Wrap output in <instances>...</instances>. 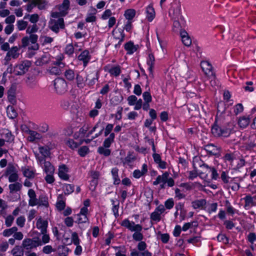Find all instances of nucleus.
Wrapping results in <instances>:
<instances>
[{
    "label": "nucleus",
    "mask_w": 256,
    "mask_h": 256,
    "mask_svg": "<svg viewBox=\"0 0 256 256\" xmlns=\"http://www.w3.org/2000/svg\"><path fill=\"white\" fill-rule=\"evenodd\" d=\"M29 134H30L29 140L30 142H33L36 139L38 140L40 138V134L36 131L30 130Z\"/></svg>",
    "instance_id": "nucleus-52"
},
{
    "label": "nucleus",
    "mask_w": 256,
    "mask_h": 256,
    "mask_svg": "<svg viewBox=\"0 0 256 256\" xmlns=\"http://www.w3.org/2000/svg\"><path fill=\"white\" fill-rule=\"evenodd\" d=\"M66 144L72 150H74L78 147V142L74 141L73 139L68 138L66 142Z\"/></svg>",
    "instance_id": "nucleus-46"
},
{
    "label": "nucleus",
    "mask_w": 256,
    "mask_h": 256,
    "mask_svg": "<svg viewBox=\"0 0 256 256\" xmlns=\"http://www.w3.org/2000/svg\"><path fill=\"white\" fill-rule=\"evenodd\" d=\"M160 214H159L158 212L154 211L151 213L150 216V218L152 220L155 221L156 222H159L161 220Z\"/></svg>",
    "instance_id": "nucleus-54"
},
{
    "label": "nucleus",
    "mask_w": 256,
    "mask_h": 256,
    "mask_svg": "<svg viewBox=\"0 0 256 256\" xmlns=\"http://www.w3.org/2000/svg\"><path fill=\"white\" fill-rule=\"evenodd\" d=\"M110 202L112 204V212L115 218H117L119 216L118 209L120 206V202L118 200H116L117 204H115L116 201L114 199H111Z\"/></svg>",
    "instance_id": "nucleus-29"
},
{
    "label": "nucleus",
    "mask_w": 256,
    "mask_h": 256,
    "mask_svg": "<svg viewBox=\"0 0 256 256\" xmlns=\"http://www.w3.org/2000/svg\"><path fill=\"white\" fill-rule=\"evenodd\" d=\"M8 102L12 104H16V103L15 92L8 90Z\"/></svg>",
    "instance_id": "nucleus-41"
},
{
    "label": "nucleus",
    "mask_w": 256,
    "mask_h": 256,
    "mask_svg": "<svg viewBox=\"0 0 256 256\" xmlns=\"http://www.w3.org/2000/svg\"><path fill=\"white\" fill-rule=\"evenodd\" d=\"M8 188L10 192L12 193L14 192L20 191L22 188V184L19 182H16L14 184H9Z\"/></svg>",
    "instance_id": "nucleus-42"
},
{
    "label": "nucleus",
    "mask_w": 256,
    "mask_h": 256,
    "mask_svg": "<svg viewBox=\"0 0 256 256\" xmlns=\"http://www.w3.org/2000/svg\"><path fill=\"white\" fill-rule=\"evenodd\" d=\"M246 164V161L244 158H240L237 162L236 165L233 169L235 170H238L240 168H242Z\"/></svg>",
    "instance_id": "nucleus-63"
},
{
    "label": "nucleus",
    "mask_w": 256,
    "mask_h": 256,
    "mask_svg": "<svg viewBox=\"0 0 256 256\" xmlns=\"http://www.w3.org/2000/svg\"><path fill=\"white\" fill-rule=\"evenodd\" d=\"M174 203L172 198H170L164 202V206L168 210L172 209L174 206Z\"/></svg>",
    "instance_id": "nucleus-62"
},
{
    "label": "nucleus",
    "mask_w": 256,
    "mask_h": 256,
    "mask_svg": "<svg viewBox=\"0 0 256 256\" xmlns=\"http://www.w3.org/2000/svg\"><path fill=\"white\" fill-rule=\"evenodd\" d=\"M201 168H210L212 172L211 178L214 180H218L219 178L218 174L216 170L214 168H210L207 164L203 163L202 164L200 165Z\"/></svg>",
    "instance_id": "nucleus-27"
},
{
    "label": "nucleus",
    "mask_w": 256,
    "mask_h": 256,
    "mask_svg": "<svg viewBox=\"0 0 256 256\" xmlns=\"http://www.w3.org/2000/svg\"><path fill=\"white\" fill-rule=\"evenodd\" d=\"M204 150L209 156H216L218 158L220 155L221 148L213 144H208L204 146Z\"/></svg>",
    "instance_id": "nucleus-8"
},
{
    "label": "nucleus",
    "mask_w": 256,
    "mask_h": 256,
    "mask_svg": "<svg viewBox=\"0 0 256 256\" xmlns=\"http://www.w3.org/2000/svg\"><path fill=\"white\" fill-rule=\"evenodd\" d=\"M91 58L92 56L90 54L89 50L88 49H86L82 50L78 56V60L79 61L82 62L83 66L84 68H86L88 66Z\"/></svg>",
    "instance_id": "nucleus-10"
},
{
    "label": "nucleus",
    "mask_w": 256,
    "mask_h": 256,
    "mask_svg": "<svg viewBox=\"0 0 256 256\" xmlns=\"http://www.w3.org/2000/svg\"><path fill=\"white\" fill-rule=\"evenodd\" d=\"M148 172V166L146 164H144L142 166V170L138 169L134 170L132 173V176L134 178L138 179L141 176H144Z\"/></svg>",
    "instance_id": "nucleus-15"
},
{
    "label": "nucleus",
    "mask_w": 256,
    "mask_h": 256,
    "mask_svg": "<svg viewBox=\"0 0 256 256\" xmlns=\"http://www.w3.org/2000/svg\"><path fill=\"white\" fill-rule=\"evenodd\" d=\"M7 114L10 118L14 119L18 116V113L13 106H8L7 110Z\"/></svg>",
    "instance_id": "nucleus-36"
},
{
    "label": "nucleus",
    "mask_w": 256,
    "mask_h": 256,
    "mask_svg": "<svg viewBox=\"0 0 256 256\" xmlns=\"http://www.w3.org/2000/svg\"><path fill=\"white\" fill-rule=\"evenodd\" d=\"M243 110L244 106L240 103L236 104L234 108V112L236 116L242 112Z\"/></svg>",
    "instance_id": "nucleus-57"
},
{
    "label": "nucleus",
    "mask_w": 256,
    "mask_h": 256,
    "mask_svg": "<svg viewBox=\"0 0 256 256\" xmlns=\"http://www.w3.org/2000/svg\"><path fill=\"white\" fill-rule=\"evenodd\" d=\"M38 39V36L36 34H31L30 37L25 36L22 39L20 47L25 48L28 46L30 42L32 45L28 47V51L30 50H38L39 49V44L36 42Z\"/></svg>",
    "instance_id": "nucleus-2"
},
{
    "label": "nucleus",
    "mask_w": 256,
    "mask_h": 256,
    "mask_svg": "<svg viewBox=\"0 0 256 256\" xmlns=\"http://www.w3.org/2000/svg\"><path fill=\"white\" fill-rule=\"evenodd\" d=\"M144 196L148 205L150 206L154 200V190L150 188H147L144 192Z\"/></svg>",
    "instance_id": "nucleus-21"
},
{
    "label": "nucleus",
    "mask_w": 256,
    "mask_h": 256,
    "mask_svg": "<svg viewBox=\"0 0 256 256\" xmlns=\"http://www.w3.org/2000/svg\"><path fill=\"white\" fill-rule=\"evenodd\" d=\"M44 170L46 173L50 172L54 170L53 166L50 162L44 160Z\"/></svg>",
    "instance_id": "nucleus-59"
},
{
    "label": "nucleus",
    "mask_w": 256,
    "mask_h": 256,
    "mask_svg": "<svg viewBox=\"0 0 256 256\" xmlns=\"http://www.w3.org/2000/svg\"><path fill=\"white\" fill-rule=\"evenodd\" d=\"M121 72L120 66L119 65L112 66L108 70V72L111 75L115 76H118L120 74Z\"/></svg>",
    "instance_id": "nucleus-38"
},
{
    "label": "nucleus",
    "mask_w": 256,
    "mask_h": 256,
    "mask_svg": "<svg viewBox=\"0 0 256 256\" xmlns=\"http://www.w3.org/2000/svg\"><path fill=\"white\" fill-rule=\"evenodd\" d=\"M146 12L148 20L150 22H152L156 16L155 10L152 4H149L146 7Z\"/></svg>",
    "instance_id": "nucleus-17"
},
{
    "label": "nucleus",
    "mask_w": 256,
    "mask_h": 256,
    "mask_svg": "<svg viewBox=\"0 0 256 256\" xmlns=\"http://www.w3.org/2000/svg\"><path fill=\"white\" fill-rule=\"evenodd\" d=\"M24 249L30 251L36 247L42 245V241L38 237L32 238H26L22 240V244Z\"/></svg>",
    "instance_id": "nucleus-4"
},
{
    "label": "nucleus",
    "mask_w": 256,
    "mask_h": 256,
    "mask_svg": "<svg viewBox=\"0 0 256 256\" xmlns=\"http://www.w3.org/2000/svg\"><path fill=\"white\" fill-rule=\"evenodd\" d=\"M226 212L228 214H230L231 216H233L235 214L236 210L231 205L228 200H226Z\"/></svg>",
    "instance_id": "nucleus-53"
},
{
    "label": "nucleus",
    "mask_w": 256,
    "mask_h": 256,
    "mask_svg": "<svg viewBox=\"0 0 256 256\" xmlns=\"http://www.w3.org/2000/svg\"><path fill=\"white\" fill-rule=\"evenodd\" d=\"M39 152L44 157H48L50 155V148L47 146H40L38 148Z\"/></svg>",
    "instance_id": "nucleus-31"
},
{
    "label": "nucleus",
    "mask_w": 256,
    "mask_h": 256,
    "mask_svg": "<svg viewBox=\"0 0 256 256\" xmlns=\"http://www.w3.org/2000/svg\"><path fill=\"white\" fill-rule=\"evenodd\" d=\"M18 230V228L16 226H13L10 228H7L3 231L2 234L4 236L8 237L14 234Z\"/></svg>",
    "instance_id": "nucleus-45"
},
{
    "label": "nucleus",
    "mask_w": 256,
    "mask_h": 256,
    "mask_svg": "<svg viewBox=\"0 0 256 256\" xmlns=\"http://www.w3.org/2000/svg\"><path fill=\"white\" fill-rule=\"evenodd\" d=\"M118 169L117 167L112 168L111 170V174L112 176L113 181V184L114 185H118L121 180L118 176Z\"/></svg>",
    "instance_id": "nucleus-20"
},
{
    "label": "nucleus",
    "mask_w": 256,
    "mask_h": 256,
    "mask_svg": "<svg viewBox=\"0 0 256 256\" xmlns=\"http://www.w3.org/2000/svg\"><path fill=\"white\" fill-rule=\"evenodd\" d=\"M78 219L74 222L78 224L88 222V218L87 216H77Z\"/></svg>",
    "instance_id": "nucleus-58"
},
{
    "label": "nucleus",
    "mask_w": 256,
    "mask_h": 256,
    "mask_svg": "<svg viewBox=\"0 0 256 256\" xmlns=\"http://www.w3.org/2000/svg\"><path fill=\"white\" fill-rule=\"evenodd\" d=\"M97 152L99 154H102L105 156H108L111 154V150L110 149L105 148L102 146L98 147Z\"/></svg>",
    "instance_id": "nucleus-44"
},
{
    "label": "nucleus",
    "mask_w": 256,
    "mask_h": 256,
    "mask_svg": "<svg viewBox=\"0 0 256 256\" xmlns=\"http://www.w3.org/2000/svg\"><path fill=\"white\" fill-rule=\"evenodd\" d=\"M224 162H228L232 164L235 159L234 155L232 152L226 153L222 158Z\"/></svg>",
    "instance_id": "nucleus-50"
},
{
    "label": "nucleus",
    "mask_w": 256,
    "mask_h": 256,
    "mask_svg": "<svg viewBox=\"0 0 256 256\" xmlns=\"http://www.w3.org/2000/svg\"><path fill=\"white\" fill-rule=\"evenodd\" d=\"M70 2L69 0H64L62 4L58 6V10L64 12H66V14L68 12V10L70 8Z\"/></svg>",
    "instance_id": "nucleus-28"
},
{
    "label": "nucleus",
    "mask_w": 256,
    "mask_h": 256,
    "mask_svg": "<svg viewBox=\"0 0 256 256\" xmlns=\"http://www.w3.org/2000/svg\"><path fill=\"white\" fill-rule=\"evenodd\" d=\"M89 152V148L86 146L80 147L78 150V154L81 157H85Z\"/></svg>",
    "instance_id": "nucleus-40"
},
{
    "label": "nucleus",
    "mask_w": 256,
    "mask_h": 256,
    "mask_svg": "<svg viewBox=\"0 0 256 256\" xmlns=\"http://www.w3.org/2000/svg\"><path fill=\"white\" fill-rule=\"evenodd\" d=\"M246 240L251 244H254L256 240V234L253 232H250L247 236Z\"/></svg>",
    "instance_id": "nucleus-64"
},
{
    "label": "nucleus",
    "mask_w": 256,
    "mask_h": 256,
    "mask_svg": "<svg viewBox=\"0 0 256 256\" xmlns=\"http://www.w3.org/2000/svg\"><path fill=\"white\" fill-rule=\"evenodd\" d=\"M36 226L37 228L40 230L42 234L46 233L48 222L47 220H44L40 218L36 221Z\"/></svg>",
    "instance_id": "nucleus-14"
},
{
    "label": "nucleus",
    "mask_w": 256,
    "mask_h": 256,
    "mask_svg": "<svg viewBox=\"0 0 256 256\" xmlns=\"http://www.w3.org/2000/svg\"><path fill=\"white\" fill-rule=\"evenodd\" d=\"M136 11L134 9H128L126 10L125 12L124 16L128 21H131L133 18L135 16Z\"/></svg>",
    "instance_id": "nucleus-35"
},
{
    "label": "nucleus",
    "mask_w": 256,
    "mask_h": 256,
    "mask_svg": "<svg viewBox=\"0 0 256 256\" xmlns=\"http://www.w3.org/2000/svg\"><path fill=\"white\" fill-rule=\"evenodd\" d=\"M120 224L122 226L127 228L132 232H141L142 230V227L140 224H136L134 222H130L128 218L124 220Z\"/></svg>",
    "instance_id": "nucleus-7"
},
{
    "label": "nucleus",
    "mask_w": 256,
    "mask_h": 256,
    "mask_svg": "<svg viewBox=\"0 0 256 256\" xmlns=\"http://www.w3.org/2000/svg\"><path fill=\"white\" fill-rule=\"evenodd\" d=\"M53 82L55 90L58 94H62L67 91L68 84L64 78H57Z\"/></svg>",
    "instance_id": "nucleus-5"
},
{
    "label": "nucleus",
    "mask_w": 256,
    "mask_h": 256,
    "mask_svg": "<svg viewBox=\"0 0 256 256\" xmlns=\"http://www.w3.org/2000/svg\"><path fill=\"white\" fill-rule=\"evenodd\" d=\"M206 204L205 199L196 200L192 202V206L194 209L202 208Z\"/></svg>",
    "instance_id": "nucleus-22"
},
{
    "label": "nucleus",
    "mask_w": 256,
    "mask_h": 256,
    "mask_svg": "<svg viewBox=\"0 0 256 256\" xmlns=\"http://www.w3.org/2000/svg\"><path fill=\"white\" fill-rule=\"evenodd\" d=\"M211 132L215 138H227L234 132V125L230 122L222 124L216 115L211 126Z\"/></svg>",
    "instance_id": "nucleus-1"
},
{
    "label": "nucleus",
    "mask_w": 256,
    "mask_h": 256,
    "mask_svg": "<svg viewBox=\"0 0 256 256\" xmlns=\"http://www.w3.org/2000/svg\"><path fill=\"white\" fill-rule=\"evenodd\" d=\"M200 67L204 74L209 79L214 80L216 78L214 68L209 61H201Z\"/></svg>",
    "instance_id": "nucleus-3"
},
{
    "label": "nucleus",
    "mask_w": 256,
    "mask_h": 256,
    "mask_svg": "<svg viewBox=\"0 0 256 256\" xmlns=\"http://www.w3.org/2000/svg\"><path fill=\"white\" fill-rule=\"evenodd\" d=\"M38 205L48 208L49 206L48 197L45 195L40 194L38 197Z\"/></svg>",
    "instance_id": "nucleus-24"
},
{
    "label": "nucleus",
    "mask_w": 256,
    "mask_h": 256,
    "mask_svg": "<svg viewBox=\"0 0 256 256\" xmlns=\"http://www.w3.org/2000/svg\"><path fill=\"white\" fill-rule=\"evenodd\" d=\"M99 78V74L98 72L96 74V77L92 78V79L90 80L88 78H86V80L88 81L87 83V85L89 88L92 87L96 84V82L98 80Z\"/></svg>",
    "instance_id": "nucleus-49"
},
{
    "label": "nucleus",
    "mask_w": 256,
    "mask_h": 256,
    "mask_svg": "<svg viewBox=\"0 0 256 256\" xmlns=\"http://www.w3.org/2000/svg\"><path fill=\"white\" fill-rule=\"evenodd\" d=\"M250 115L248 116H242L240 117L238 122L240 127L242 128H246L250 122Z\"/></svg>",
    "instance_id": "nucleus-18"
},
{
    "label": "nucleus",
    "mask_w": 256,
    "mask_h": 256,
    "mask_svg": "<svg viewBox=\"0 0 256 256\" xmlns=\"http://www.w3.org/2000/svg\"><path fill=\"white\" fill-rule=\"evenodd\" d=\"M188 244H192L194 245H197L199 242H200V236H196L190 238L187 240Z\"/></svg>",
    "instance_id": "nucleus-60"
},
{
    "label": "nucleus",
    "mask_w": 256,
    "mask_h": 256,
    "mask_svg": "<svg viewBox=\"0 0 256 256\" xmlns=\"http://www.w3.org/2000/svg\"><path fill=\"white\" fill-rule=\"evenodd\" d=\"M138 48L139 46L138 44L134 45L131 40L126 42L124 45V48L127 52L126 54H133L138 50Z\"/></svg>",
    "instance_id": "nucleus-13"
},
{
    "label": "nucleus",
    "mask_w": 256,
    "mask_h": 256,
    "mask_svg": "<svg viewBox=\"0 0 256 256\" xmlns=\"http://www.w3.org/2000/svg\"><path fill=\"white\" fill-rule=\"evenodd\" d=\"M194 183H190V182H182L180 183L179 185L180 188H184L186 191H190L192 190L194 188Z\"/></svg>",
    "instance_id": "nucleus-56"
},
{
    "label": "nucleus",
    "mask_w": 256,
    "mask_h": 256,
    "mask_svg": "<svg viewBox=\"0 0 256 256\" xmlns=\"http://www.w3.org/2000/svg\"><path fill=\"white\" fill-rule=\"evenodd\" d=\"M52 24H54L50 26V29L56 33H58L60 28L64 29L65 27L64 22L63 18H59L57 20H51Z\"/></svg>",
    "instance_id": "nucleus-11"
},
{
    "label": "nucleus",
    "mask_w": 256,
    "mask_h": 256,
    "mask_svg": "<svg viewBox=\"0 0 256 256\" xmlns=\"http://www.w3.org/2000/svg\"><path fill=\"white\" fill-rule=\"evenodd\" d=\"M65 195H69L74 192V186L72 184H64L63 185Z\"/></svg>",
    "instance_id": "nucleus-37"
},
{
    "label": "nucleus",
    "mask_w": 256,
    "mask_h": 256,
    "mask_svg": "<svg viewBox=\"0 0 256 256\" xmlns=\"http://www.w3.org/2000/svg\"><path fill=\"white\" fill-rule=\"evenodd\" d=\"M221 180L223 185V187L227 190L230 189V183L232 182V180H234V178H232L228 175V172L222 171L220 173V176L219 178Z\"/></svg>",
    "instance_id": "nucleus-9"
},
{
    "label": "nucleus",
    "mask_w": 256,
    "mask_h": 256,
    "mask_svg": "<svg viewBox=\"0 0 256 256\" xmlns=\"http://www.w3.org/2000/svg\"><path fill=\"white\" fill-rule=\"evenodd\" d=\"M3 136L5 138V141L11 143L14 141V136L12 134L11 131L8 130H6L3 132Z\"/></svg>",
    "instance_id": "nucleus-30"
},
{
    "label": "nucleus",
    "mask_w": 256,
    "mask_h": 256,
    "mask_svg": "<svg viewBox=\"0 0 256 256\" xmlns=\"http://www.w3.org/2000/svg\"><path fill=\"white\" fill-rule=\"evenodd\" d=\"M74 52V48L72 43L66 45L64 52L69 57H72Z\"/></svg>",
    "instance_id": "nucleus-33"
},
{
    "label": "nucleus",
    "mask_w": 256,
    "mask_h": 256,
    "mask_svg": "<svg viewBox=\"0 0 256 256\" xmlns=\"http://www.w3.org/2000/svg\"><path fill=\"white\" fill-rule=\"evenodd\" d=\"M134 152H129L128 153L127 156L124 158V160L123 162L124 164H128L136 160V157L134 155Z\"/></svg>",
    "instance_id": "nucleus-43"
},
{
    "label": "nucleus",
    "mask_w": 256,
    "mask_h": 256,
    "mask_svg": "<svg viewBox=\"0 0 256 256\" xmlns=\"http://www.w3.org/2000/svg\"><path fill=\"white\" fill-rule=\"evenodd\" d=\"M21 169L23 175L24 177H26L29 179H32L34 178V172L32 170H30L28 168L22 166Z\"/></svg>",
    "instance_id": "nucleus-23"
},
{
    "label": "nucleus",
    "mask_w": 256,
    "mask_h": 256,
    "mask_svg": "<svg viewBox=\"0 0 256 256\" xmlns=\"http://www.w3.org/2000/svg\"><path fill=\"white\" fill-rule=\"evenodd\" d=\"M20 48L17 46H12L8 52V54H10L12 58L16 59L18 58L19 53L18 52Z\"/></svg>",
    "instance_id": "nucleus-32"
},
{
    "label": "nucleus",
    "mask_w": 256,
    "mask_h": 256,
    "mask_svg": "<svg viewBox=\"0 0 256 256\" xmlns=\"http://www.w3.org/2000/svg\"><path fill=\"white\" fill-rule=\"evenodd\" d=\"M230 188L234 192H237L240 188V184L236 182V178H234V180L230 183Z\"/></svg>",
    "instance_id": "nucleus-51"
},
{
    "label": "nucleus",
    "mask_w": 256,
    "mask_h": 256,
    "mask_svg": "<svg viewBox=\"0 0 256 256\" xmlns=\"http://www.w3.org/2000/svg\"><path fill=\"white\" fill-rule=\"evenodd\" d=\"M76 82L77 86L80 88H83L85 84H84V80L83 77L80 75L79 74H77L76 78Z\"/></svg>",
    "instance_id": "nucleus-48"
},
{
    "label": "nucleus",
    "mask_w": 256,
    "mask_h": 256,
    "mask_svg": "<svg viewBox=\"0 0 256 256\" xmlns=\"http://www.w3.org/2000/svg\"><path fill=\"white\" fill-rule=\"evenodd\" d=\"M142 98L144 102H152V96L150 92H144L142 94Z\"/></svg>",
    "instance_id": "nucleus-61"
},
{
    "label": "nucleus",
    "mask_w": 256,
    "mask_h": 256,
    "mask_svg": "<svg viewBox=\"0 0 256 256\" xmlns=\"http://www.w3.org/2000/svg\"><path fill=\"white\" fill-rule=\"evenodd\" d=\"M64 76L68 80H73L75 76L74 70L72 69L66 70L64 72Z\"/></svg>",
    "instance_id": "nucleus-47"
},
{
    "label": "nucleus",
    "mask_w": 256,
    "mask_h": 256,
    "mask_svg": "<svg viewBox=\"0 0 256 256\" xmlns=\"http://www.w3.org/2000/svg\"><path fill=\"white\" fill-rule=\"evenodd\" d=\"M24 248L22 246H16L11 251L13 256H24Z\"/></svg>",
    "instance_id": "nucleus-26"
},
{
    "label": "nucleus",
    "mask_w": 256,
    "mask_h": 256,
    "mask_svg": "<svg viewBox=\"0 0 256 256\" xmlns=\"http://www.w3.org/2000/svg\"><path fill=\"white\" fill-rule=\"evenodd\" d=\"M243 199L244 200V208L246 210H248L250 208V204H254V196L252 197L250 194H248L246 195Z\"/></svg>",
    "instance_id": "nucleus-34"
},
{
    "label": "nucleus",
    "mask_w": 256,
    "mask_h": 256,
    "mask_svg": "<svg viewBox=\"0 0 256 256\" xmlns=\"http://www.w3.org/2000/svg\"><path fill=\"white\" fill-rule=\"evenodd\" d=\"M32 65V62L28 60L22 61L14 68V74L16 76H22L26 73Z\"/></svg>",
    "instance_id": "nucleus-6"
},
{
    "label": "nucleus",
    "mask_w": 256,
    "mask_h": 256,
    "mask_svg": "<svg viewBox=\"0 0 256 256\" xmlns=\"http://www.w3.org/2000/svg\"><path fill=\"white\" fill-rule=\"evenodd\" d=\"M216 239L218 242H222L224 244H229V238L224 234H218L216 236Z\"/></svg>",
    "instance_id": "nucleus-39"
},
{
    "label": "nucleus",
    "mask_w": 256,
    "mask_h": 256,
    "mask_svg": "<svg viewBox=\"0 0 256 256\" xmlns=\"http://www.w3.org/2000/svg\"><path fill=\"white\" fill-rule=\"evenodd\" d=\"M28 22L24 20H18L17 22L18 28L19 30H24L28 26Z\"/></svg>",
    "instance_id": "nucleus-55"
},
{
    "label": "nucleus",
    "mask_w": 256,
    "mask_h": 256,
    "mask_svg": "<svg viewBox=\"0 0 256 256\" xmlns=\"http://www.w3.org/2000/svg\"><path fill=\"white\" fill-rule=\"evenodd\" d=\"M180 35L183 44L186 46H190L192 44V40L188 32L186 30H182L180 32Z\"/></svg>",
    "instance_id": "nucleus-16"
},
{
    "label": "nucleus",
    "mask_w": 256,
    "mask_h": 256,
    "mask_svg": "<svg viewBox=\"0 0 256 256\" xmlns=\"http://www.w3.org/2000/svg\"><path fill=\"white\" fill-rule=\"evenodd\" d=\"M55 60L52 61V64L58 67L63 68L65 66V63L62 62L64 59V56L62 53H60L54 58Z\"/></svg>",
    "instance_id": "nucleus-19"
},
{
    "label": "nucleus",
    "mask_w": 256,
    "mask_h": 256,
    "mask_svg": "<svg viewBox=\"0 0 256 256\" xmlns=\"http://www.w3.org/2000/svg\"><path fill=\"white\" fill-rule=\"evenodd\" d=\"M91 9L92 12L88 13L86 18L85 20L86 22H94L96 21V18L94 15L96 14L97 10L93 7H91Z\"/></svg>",
    "instance_id": "nucleus-25"
},
{
    "label": "nucleus",
    "mask_w": 256,
    "mask_h": 256,
    "mask_svg": "<svg viewBox=\"0 0 256 256\" xmlns=\"http://www.w3.org/2000/svg\"><path fill=\"white\" fill-rule=\"evenodd\" d=\"M66 198L63 194H59L58 195L56 204L58 211L62 212L64 210L66 206Z\"/></svg>",
    "instance_id": "nucleus-12"
}]
</instances>
